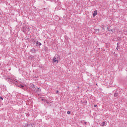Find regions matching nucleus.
Returning <instances> with one entry per match:
<instances>
[{
	"label": "nucleus",
	"mask_w": 127,
	"mask_h": 127,
	"mask_svg": "<svg viewBox=\"0 0 127 127\" xmlns=\"http://www.w3.org/2000/svg\"><path fill=\"white\" fill-rule=\"evenodd\" d=\"M24 127H33L32 125H28V124H26Z\"/></svg>",
	"instance_id": "0eeeda50"
},
{
	"label": "nucleus",
	"mask_w": 127,
	"mask_h": 127,
	"mask_svg": "<svg viewBox=\"0 0 127 127\" xmlns=\"http://www.w3.org/2000/svg\"><path fill=\"white\" fill-rule=\"evenodd\" d=\"M58 93H59V91L58 90H57L56 93L58 94Z\"/></svg>",
	"instance_id": "9b49d317"
},
{
	"label": "nucleus",
	"mask_w": 127,
	"mask_h": 127,
	"mask_svg": "<svg viewBox=\"0 0 127 127\" xmlns=\"http://www.w3.org/2000/svg\"><path fill=\"white\" fill-rule=\"evenodd\" d=\"M34 91L35 92H36L37 93H38V92H40V88H38L37 87H36L35 89H34Z\"/></svg>",
	"instance_id": "7ed1b4c3"
},
{
	"label": "nucleus",
	"mask_w": 127,
	"mask_h": 127,
	"mask_svg": "<svg viewBox=\"0 0 127 127\" xmlns=\"http://www.w3.org/2000/svg\"><path fill=\"white\" fill-rule=\"evenodd\" d=\"M106 126H107V123H106L105 122L101 124V127H106Z\"/></svg>",
	"instance_id": "423d86ee"
},
{
	"label": "nucleus",
	"mask_w": 127,
	"mask_h": 127,
	"mask_svg": "<svg viewBox=\"0 0 127 127\" xmlns=\"http://www.w3.org/2000/svg\"><path fill=\"white\" fill-rule=\"evenodd\" d=\"M111 31H113V30H111Z\"/></svg>",
	"instance_id": "dca6fc26"
},
{
	"label": "nucleus",
	"mask_w": 127,
	"mask_h": 127,
	"mask_svg": "<svg viewBox=\"0 0 127 127\" xmlns=\"http://www.w3.org/2000/svg\"><path fill=\"white\" fill-rule=\"evenodd\" d=\"M53 63H55L56 64H58V58H56L55 57L53 60Z\"/></svg>",
	"instance_id": "f03ea898"
},
{
	"label": "nucleus",
	"mask_w": 127,
	"mask_h": 127,
	"mask_svg": "<svg viewBox=\"0 0 127 127\" xmlns=\"http://www.w3.org/2000/svg\"><path fill=\"white\" fill-rule=\"evenodd\" d=\"M0 99L1 100H3V99L1 97H0Z\"/></svg>",
	"instance_id": "f8f14e48"
},
{
	"label": "nucleus",
	"mask_w": 127,
	"mask_h": 127,
	"mask_svg": "<svg viewBox=\"0 0 127 127\" xmlns=\"http://www.w3.org/2000/svg\"><path fill=\"white\" fill-rule=\"evenodd\" d=\"M92 14H93V17H95V16L96 15H97V14H98V11L95 10V11H94V13H93Z\"/></svg>",
	"instance_id": "20e7f679"
},
{
	"label": "nucleus",
	"mask_w": 127,
	"mask_h": 127,
	"mask_svg": "<svg viewBox=\"0 0 127 127\" xmlns=\"http://www.w3.org/2000/svg\"><path fill=\"white\" fill-rule=\"evenodd\" d=\"M31 87L33 88V89H35L36 88V87H35V85H34V84H32L31 85Z\"/></svg>",
	"instance_id": "6e6552de"
},
{
	"label": "nucleus",
	"mask_w": 127,
	"mask_h": 127,
	"mask_svg": "<svg viewBox=\"0 0 127 127\" xmlns=\"http://www.w3.org/2000/svg\"><path fill=\"white\" fill-rule=\"evenodd\" d=\"M114 96H115V97H117V96H118V94L116 93H115L114 94Z\"/></svg>",
	"instance_id": "9d476101"
},
{
	"label": "nucleus",
	"mask_w": 127,
	"mask_h": 127,
	"mask_svg": "<svg viewBox=\"0 0 127 127\" xmlns=\"http://www.w3.org/2000/svg\"><path fill=\"white\" fill-rule=\"evenodd\" d=\"M67 114V115H70V114H71V111H68Z\"/></svg>",
	"instance_id": "1a4fd4ad"
},
{
	"label": "nucleus",
	"mask_w": 127,
	"mask_h": 127,
	"mask_svg": "<svg viewBox=\"0 0 127 127\" xmlns=\"http://www.w3.org/2000/svg\"><path fill=\"white\" fill-rule=\"evenodd\" d=\"M84 124H87V122H85Z\"/></svg>",
	"instance_id": "2eb2a0df"
},
{
	"label": "nucleus",
	"mask_w": 127,
	"mask_h": 127,
	"mask_svg": "<svg viewBox=\"0 0 127 127\" xmlns=\"http://www.w3.org/2000/svg\"><path fill=\"white\" fill-rule=\"evenodd\" d=\"M36 44L37 46L40 47L41 45V43L38 42V41H36Z\"/></svg>",
	"instance_id": "39448f33"
},
{
	"label": "nucleus",
	"mask_w": 127,
	"mask_h": 127,
	"mask_svg": "<svg viewBox=\"0 0 127 127\" xmlns=\"http://www.w3.org/2000/svg\"><path fill=\"white\" fill-rule=\"evenodd\" d=\"M10 82H11V83H13V84H15V85H17L18 87H19V88H22V89H23V88L24 87V85H22V84H17V80L15 79H10Z\"/></svg>",
	"instance_id": "f257e3e1"
},
{
	"label": "nucleus",
	"mask_w": 127,
	"mask_h": 127,
	"mask_svg": "<svg viewBox=\"0 0 127 127\" xmlns=\"http://www.w3.org/2000/svg\"><path fill=\"white\" fill-rule=\"evenodd\" d=\"M25 31H26V30H23V32H24Z\"/></svg>",
	"instance_id": "4468645a"
},
{
	"label": "nucleus",
	"mask_w": 127,
	"mask_h": 127,
	"mask_svg": "<svg viewBox=\"0 0 127 127\" xmlns=\"http://www.w3.org/2000/svg\"><path fill=\"white\" fill-rule=\"evenodd\" d=\"M42 101H43V99H42Z\"/></svg>",
	"instance_id": "f3484780"
},
{
	"label": "nucleus",
	"mask_w": 127,
	"mask_h": 127,
	"mask_svg": "<svg viewBox=\"0 0 127 127\" xmlns=\"http://www.w3.org/2000/svg\"><path fill=\"white\" fill-rule=\"evenodd\" d=\"M94 107H95V108H96L97 105H94Z\"/></svg>",
	"instance_id": "ddd939ff"
}]
</instances>
